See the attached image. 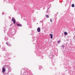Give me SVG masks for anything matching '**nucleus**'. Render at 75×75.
<instances>
[{
  "label": "nucleus",
  "mask_w": 75,
  "mask_h": 75,
  "mask_svg": "<svg viewBox=\"0 0 75 75\" xmlns=\"http://www.w3.org/2000/svg\"><path fill=\"white\" fill-rule=\"evenodd\" d=\"M49 9V8H48L47 9V10H48Z\"/></svg>",
  "instance_id": "aec40b11"
},
{
  "label": "nucleus",
  "mask_w": 75,
  "mask_h": 75,
  "mask_svg": "<svg viewBox=\"0 0 75 75\" xmlns=\"http://www.w3.org/2000/svg\"><path fill=\"white\" fill-rule=\"evenodd\" d=\"M61 47H62V48H64V45H62V46H61Z\"/></svg>",
  "instance_id": "9b49d317"
},
{
  "label": "nucleus",
  "mask_w": 75,
  "mask_h": 75,
  "mask_svg": "<svg viewBox=\"0 0 75 75\" xmlns=\"http://www.w3.org/2000/svg\"><path fill=\"white\" fill-rule=\"evenodd\" d=\"M32 33H33L31 34V35H34V32L32 31Z\"/></svg>",
  "instance_id": "ddd939ff"
},
{
  "label": "nucleus",
  "mask_w": 75,
  "mask_h": 75,
  "mask_svg": "<svg viewBox=\"0 0 75 75\" xmlns=\"http://www.w3.org/2000/svg\"><path fill=\"white\" fill-rule=\"evenodd\" d=\"M40 69H42V67H41V66H40Z\"/></svg>",
  "instance_id": "4468645a"
},
{
  "label": "nucleus",
  "mask_w": 75,
  "mask_h": 75,
  "mask_svg": "<svg viewBox=\"0 0 75 75\" xmlns=\"http://www.w3.org/2000/svg\"><path fill=\"white\" fill-rule=\"evenodd\" d=\"M73 38H74V39H75V36H74V37H73Z\"/></svg>",
  "instance_id": "a211bd4d"
},
{
  "label": "nucleus",
  "mask_w": 75,
  "mask_h": 75,
  "mask_svg": "<svg viewBox=\"0 0 75 75\" xmlns=\"http://www.w3.org/2000/svg\"><path fill=\"white\" fill-rule=\"evenodd\" d=\"M57 42L58 43V44L59 43V42H60V41H57Z\"/></svg>",
  "instance_id": "2eb2a0df"
},
{
  "label": "nucleus",
  "mask_w": 75,
  "mask_h": 75,
  "mask_svg": "<svg viewBox=\"0 0 75 75\" xmlns=\"http://www.w3.org/2000/svg\"><path fill=\"white\" fill-rule=\"evenodd\" d=\"M12 21H13L14 24H15L16 23V19L13 18L12 19Z\"/></svg>",
  "instance_id": "f03ea898"
},
{
  "label": "nucleus",
  "mask_w": 75,
  "mask_h": 75,
  "mask_svg": "<svg viewBox=\"0 0 75 75\" xmlns=\"http://www.w3.org/2000/svg\"><path fill=\"white\" fill-rule=\"evenodd\" d=\"M38 32H40L41 31V29L40 28H38L37 29Z\"/></svg>",
  "instance_id": "20e7f679"
},
{
  "label": "nucleus",
  "mask_w": 75,
  "mask_h": 75,
  "mask_svg": "<svg viewBox=\"0 0 75 75\" xmlns=\"http://www.w3.org/2000/svg\"><path fill=\"white\" fill-rule=\"evenodd\" d=\"M2 49L4 51H6V49L5 48V47H3L2 48Z\"/></svg>",
  "instance_id": "1a4fd4ad"
},
{
  "label": "nucleus",
  "mask_w": 75,
  "mask_h": 75,
  "mask_svg": "<svg viewBox=\"0 0 75 75\" xmlns=\"http://www.w3.org/2000/svg\"><path fill=\"white\" fill-rule=\"evenodd\" d=\"M5 68L4 66H3V68H2V72L3 73H4L5 71H6V69L4 68Z\"/></svg>",
  "instance_id": "7ed1b4c3"
},
{
  "label": "nucleus",
  "mask_w": 75,
  "mask_h": 75,
  "mask_svg": "<svg viewBox=\"0 0 75 75\" xmlns=\"http://www.w3.org/2000/svg\"><path fill=\"white\" fill-rule=\"evenodd\" d=\"M4 67L5 68H6V67H7L8 69V71L11 72V68H10V67H9V66L5 65L4 66Z\"/></svg>",
  "instance_id": "f257e3e1"
},
{
  "label": "nucleus",
  "mask_w": 75,
  "mask_h": 75,
  "mask_svg": "<svg viewBox=\"0 0 75 75\" xmlns=\"http://www.w3.org/2000/svg\"><path fill=\"white\" fill-rule=\"evenodd\" d=\"M64 34L65 35H68V33H67L66 32H64Z\"/></svg>",
  "instance_id": "6e6552de"
},
{
  "label": "nucleus",
  "mask_w": 75,
  "mask_h": 75,
  "mask_svg": "<svg viewBox=\"0 0 75 75\" xmlns=\"http://www.w3.org/2000/svg\"><path fill=\"white\" fill-rule=\"evenodd\" d=\"M71 6H72V7H75V5H74V4H72L71 5Z\"/></svg>",
  "instance_id": "9d476101"
},
{
  "label": "nucleus",
  "mask_w": 75,
  "mask_h": 75,
  "mask_svg": "<svg viewBox=\"0 0 75 75\" xmlns=\"http://www.w3.org/2000/svg\"><path fill=\"white\" fill-rule=\"evenodd\" d=\"M48 11H46V13H47V12H48Z\"/></svg>",
  "instance_id": "6ab92c4d"
},
{
  "label": "nucleus",
  "mask_w": 75,
  "mask_h": 75,
  "mask_svg": "<svg viewBox=\"0 0 75 75\" xmlns=\"http://www.w3.org/2000/svg\"><path fill=\"white\" fill-rule=\"evenodd\" d=\"M50 35L51 37H50L51 39H52V38L53 37V35H52V34H50Z\"/></svg>",
  "instance_id": "39448f33"
},
{
  "label": "nucleus",
  "mask_w": 75,
  "mask_h": 75,
  "mask_svg": "<svg viewBox=\"0 0 75 75\" xmlns=\"http://www.w3.org/2000/svg\"><path fill=\"white\" fill-rule=\"evenodd\" d=\"M40 22H41V21H40Z\"/></svg>",
  "instance_id": "4be33fe9"
},
{
  "label": "nucleus",
  "mask_w": 75,
  "mask_h": 75,
  "mask_svg": "<svg viewBox=\"0 0 75 75\" xmlns=\"http://www.w3.org/2000/svg\"><path fill=\"white\" fill-rule=\"evenodd\" d=\"M6 44L8 45V46H9V47H11V44H8L7 42L6 43Z\"/></svg>",
  "instance_id": "0eeeda50"
},
{
  "label": "nucleus",
  "mask_w": 75,
  "mask_h": 75,
  "mask_svg": "<svg viewBox=\"0 0 75 75\" xmlns=\"http://www.w3.org/2000/svg\"><path fill=\"white\" fill-rule=\"evenodd\" d=\"M74 30H75V28L74 29Z\"/></svg>",
  "instance_id": "412c9836"
},
{
  "label": "nucleus",
  "mask_w": 75,
  "mask_h": 75,
  "mask_svg": "<svg viewBox=\"0 0 75 75\" xmlns=\"http://www.w3.org/2000/svg\"><path fill=\"white\" fill-rule=\"evenodd\" d=\"M46 17L47 18H49V16L48 15H46Z\"/></svg>",
  "instance_id": "f8f14e48"
},
{
  "label": "nucleus",
  "mask_w": 75,
  "mask_h": 75,
  "mask_svg": "<svg viewBox=\"0 0 75 75\" xmlns=\"http://www.w3.org/2000/svg\"><path fill=\"white\" fill-rule=\"evenodd\" d=\"M51 22H52V20L51 19H50V20Z\"/></svg>",
  "instance_id": "dca6fc26"
},
{
  "label": "nucleus",
  "mask_w": 75,
  "mask_h": 75,
  "mask_svg": "<svg viewBox=\"0 0 75 75\" xmlns=\"http://www.w3.org/2000/svg\"><path fill=\"white\" fill-rule=\"evenodd\" d=\"M4 75H6V74H7L6 73H4Z\"/></svg>",
  "instance_id": "f3484780"
},
{
  "label": "nucleus",
  "mask_w": 75,
  "mask_h": 75,
  "mask_svg": "<svg viewBox=\"0 0 75 75\" xmlns=\"http://www.w3.org/2000/svg\"><path fill=\"white\" fill-rule=\"evenodd\" d=\"M17 26H18L19 27H21L22 26L21 24H17Z\"/></svg>",
  "instance_id": "423d86ee"
}]
</instances>
